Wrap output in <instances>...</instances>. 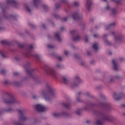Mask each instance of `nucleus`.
<instances>
[{
  "mask_svg": "<svg viewBox=\"0 0 125 125\" xmlns=\"http://www.w3.org/2000/svg\"><path fill=\"white\" fill-rule=\"evenodd\" d=\"M50 89H51V91L50 92H46V91H43L41 94L42 95L44 98V100L46 101H50V99L52 98V97L54 95V92H53V90H52V89L49 87Z\"/></svg>",
  "mask_w": 125,
  "mask_h": 125,
  "instance_id": "nucleus-1",
  "label": "nucleus"
},
{
  "mask_svg": "<svg viewBox=\"0 0 125 125\" xmlns=\"http://www.w3.org/2000/svg\"><path fill=\"white\" fill-rule=\"evenodd\" d=\"M36 110L39 112H44L47 110V108L43 104H38L36 105Z\"/></svg>",
  "mask_w": 125,
  "mask_h": 125,
  "instance_id": "nucleus-2",
  "label": "nucleus"
},
{
  "mask_svg": "<svg viewBox=\"0 0 125 125\" xmlns=\"http://www.w3.org/2000/svg\"><path fill=\"white\" fill-rule=\"evenodd\" d=\"M75 82L71 83V87H76V86H77L78 84H79V83H80V81H81V79L79 76H76L75 77Z\"/></svg>",
  "mask_w": 125,
  "mask_h": 125,
  "instance_id": "nucleus-3",
  "label": "nucleus"
},
{
  "mask_svg": "<svg viewBox=\"0 0 125 125\" xmlns=\"http://www.w3.org/2000/svg\"><path fill=\"white\" fill-rule=\"evenodd\" d=\"M47 73L48 75H51V76H53V77L56 76V72L53 68H48L47 70Z\"/></svg>",
  "mask_w": 125,
  "mask_h": 125,
  "instance_id": "nucleus-4",
  "label": "nucleus"
},
{
  "mask_svg": "<svg viewBox=\"0 0 125 125\" xmlns=\"http://www.w3.org/2000/svg\"><path fill=\"white\" fill-rule=\"evenodd\" d=\"M90 6H91V1H90V0H86L85 7L88 9H89L90 8Z\"/></svg>",
  "mask_w": 125,
  "mask_h": 125,
  "instance_id": "nucleus-5",
  "label": "nucleus"
},
{
  "mask_svg": "<svg viewBox=\"0 0 125 125\" xmlns=\"http://www.w3.org/2000/svg\"><path fill=\"white\" fill-rule=\"evenodd\" d=\"M55 38L57 39V40L59 42H60L61 41V38H60V35H59V33H56L55 34Z\"/></svg>",
  "mask_w": 125,
  "mask_h": 125,
  "instance_id": "nucleus-6",
  "label": "nucleus"
},
{
  "mask_svg": "<svg viewBox=\"0 0 125 125\" xmlns=\"http://www.w3.org/2000/svg\"><path fill=\"white\" fill-rule=\"evenodd\" d=\"M114 65V70H118V66L117 65V61L114 60L112 61Z\"/></svg>",
  "mask_w": 125,
  "mask_h": 125,
  "instance_id": "nucleus-7",
  "label": "nucleus"
},
{
  "mask_svg": "<svg viewBox=\"0 0 125 125\" xmlns=\"http://www.w3.org/2000/svg\"><path fill=\"white\" fill-rule=\"evenodd\" d=\"M94 50H97L98 49V43H94L92 46Z\"/></svg>",
  "mask_w": 125,
  "mask_h": 125,
  "instance_id": "nucleus-8",
  "label": "nucleus"
},
{
  "mask_svg": "<svg viewBox=\"0 0 125 125\" xmlns=\"http://www.w3.org/2000/svg\"><path fill=\"white\" fill-rule=\"evenodd\" d=\"M96 125H103V121H102L100 119H98L96 121Z\"/></svg>",
  "mask_w": 125,
  "mask_h": 125,
  "instance_id": "nucleus-9",
  "label": "nucleus"
},
{
  "mask_svg": "<svg viewBox=\"0 0 125 125\" xmlns=\"http://www.w3.org/2000/svg\"><path fill=\"white\" fill-rule=\"evenodd\" d=\"M11 96V99H12V101H4V102H5V103H13L14 102V98H13V96Z\"/></svg>",
  "mask_w": 125,
  "mask_h": 125,
  "instance_id": "nucleus-10",
  "label": "nucleus"
},
{
  "mask_svg": "<svg viewBox=\"0 0 125 125\" xmlns=\"http://www.w3.org/2000/svg\"><path fill=\"white\" fill-rule=\"evenodd\" d=\"M103 120L105 121H110V117L107 116H105L104 117Z\"/></svg>",
  "mask_w": 125,
  "mask_h": 125,
  "instance_id": "nucleus-11",
  "label": "nucleus"
},
{
  "mask_svg": "<svg viewBox=\"0 0 125 125\" xmlns=\"http://www.w3.org/2000/svg\"><path fill=\"white\" fill-rule=\"evenodd\" d=\"M8 3H11L12 4H16V2L14 0L8 1Z\"/></svg>",
  "mask_w": 125,
  "mask_h": 125,
  "instance_id": "nucleus-12",
  "label": "nucleus"
},
{
  "mask_svg": "<svg viewBox=\"0 0 125 125\" xmlns=\"http://www.w3.org/2000/svg\"><path fill=\"white\" fill-rule=\"evenodd\" d=\"M25 9L28 12H31V9H30V7H29V6H25Z\"/></svg>",
  "mask_w": 125,
  "mask_h": 125,
  "instance_id": "nucleus-13",
  "label": "nucleus"
},
{
  "mask_svg": "<svg viewBox=\"0 0 125 125\" xmlns=\"http://www.w3.org/2000/svg\"><path fill=\"white\" fill-rule=\"evenodd\" d=\"M72 17L73 19L75 20L78 18V14H74L73 15Z\"/></svg>",
  "mask_w": 125,
  "mask_h": 125,
  "instance_id": "nucleus-14",
  "label": "nucleus"
},
{
  "mask_svg": "<svg viewBox=\"0 0 125 125\" xmlns=\"http://www.w3.org/2000/svg\"><path fill=\"white\" fill-rule=\"evenodd\" d=\"M80 40V36H77L76 38H75L73 39V41H74V42H76V41H78Z\"/></svg>",
  "mask_w": 125,
  "mask_h": 125,
  "instance_id": "nucleus-15",
  "label": "nucleus"
},
{
  "mask_svg": "<svg viewBox=\"0 0 125 125\" xmlns=\"http://www.w3.org/2000/svg\"><path fill=\"white\" fill-rule=\"evenodd\" d=\"M34 3H35V4H36V3H38L40 1V0H34Z\"/></svg>",
  "mask_w": 125,
  "mask_h": 125,
  "instance_id": "nucleus-16",
  "label": "nucleus"
},
{
  "mask_svg": "<svg viewBox=\"0 0 125 125\" xmlns=\"http://www.w3.org/2000/svg\"><path fill=\"white\" fill-rule=\"evenodd\" d=\"M79 4H80V3H79V2H74V5H75V6H78V5H79Z\"/></svg>",
  "mask_w": 125,
  "mask_h": 125,
  "instance_id": "nucleus-17",
  "label": "nucleus"
},
{
  "mask_svg": "<svg viewBox=\"0 0 125 125\" xmlns=\"http://www.w3.org/2000/svg\"><path fill=\"white\" fill-rule=\"evenodd\" d=\"M62 80L64 83H66V82H67V78H66L65 77H63Z\"/></svg>",
  "mask_w": 125,
  "mask_h": 125,
  "instance_id": "nucleus-18",
  "label": "nucleus"
},
{
  "mask_svg": "<svg viewBox=\"0 0 125 125\" xmlns=\"http://www.w3.org/2000/svg\"><path fill=\"white\" fill-rule=\"evenodd\" d=\"M64 54H65V55H68V54H69V52H68V51L65 50L64 51Z\"/></svg>",
  "mask_w": 125,
  "mask_h": 125,
  "instance_id": "nucleus-19",
  "label": "nucleus"
},
{
  "mask_svg": "<svg viewBox=\"0 0 125 125\" xmlns=\"http://www.w3.org/2000/svg\"><path fill=\"white\" fill-rule=\"evenodd\" d=\"M21 121H24V120H26V118L24 117H23V116H22V117H21Z\"/></svg>",
  "mask_w": 125,
  "mask_h": 125,
  "instance_id": "nucleus-20",
  "label": "nucleus"
},
{
  "mask_svg": "<svg viewBox=\"0 0 125 125\" xmlns=\"http://www.w3.org/2000/svg\"><path fill=\"white\" fill-rule=\"evenodd\" d=\"M48 47H49V48H53V46H52V45H48Z\"/></svg>",
  "mask_w": 125,
  "mask_h": 125,
  "instance_id": "nucleus-21",
  "label": "nucleus"
},
{
  "mask_svg": "<svg viewBox=\"0 0 125 125\" xmlns=\"http://www.w3.org/2000/svg\"><path fill=\"white\" fill-rule=\"evenodd\" d=\"M110 9V7L109 6H107L105 8V10H109Z\"/></svg>",
  "mask_w": 125,
  "mask_h": 125,
  "instance_id": "nucleus-22",
  "label": "nucleus"
},
{
  "mask_svg": "<svg viewBox=\"0 0 125 125\" xmlns=\"http://www.w3.org/2000/svg\"><path fill=\"white\" fill-rule=\"evenodd\" d=\"M115 22L112 23L110 24V27H111V26H115Z\"/></svg>",
  "mask_w": 125,
  "mask_h": 125,
  "instance_id": "nucleus-23",
  "label": "nucleus"
},
{
  "mask_svg": "<svg viewBox=\"0 0 125 125\" xmlns=\"http://www.w3.org/2000/svg\"><path fill=\"white\" fill-rule=\"evenodd\" d=\"M75 30H72V31H71V32H70V33H71V34H74V33H75Z\"/></svg>",
  "mask_w": 125,
  "mask_h": 125,
  "instance_id": "nucleus-24",
  "label": "nucleus"
},
{
  "mask_svg": "<svg viewBox=\"0 0 125 125\" xmlns=\"http://www.w3.org/2000/svg\"><path fill=\"white\" fill-rule=\"evenodd\" d=\"M94 38H97V37H98V35L95 34V35H94Z\"/></svg>",
  "mask_w": 125,
  "mask_h": 125,
  "instance_id": "nucleus-25",
  "label": "nucleus"
},
{
  "mask_svg": "<svg viewBox=\"0 0 125 125\" xmlns=\"http://www.w3.org/2000/svg\"><path fill=\"white\" fill-rule=\"evenodd\" d=\"M54 116H55V117H57V116H58V114H57L56 113H54Z\"/></svg>",
  "mask_w": 125,
  "mask_h": 125,
  "instance_id": "nucleus-26",
  "label": "nucleus"
},
{
  "mask_svg": "<svg viewBox=\"0 0 125 125\" xmlns=\"http://www.w3.org/2000/svg\"><path fill=\"white\" fill-rule=\"evenodd\" d=\"M29 48L30 49H32V48H33V45H30V47H29Z\"/></svg>",
  "mask_w": 125,
  "mask_h": 125,
  "instance_id": "nucleus-27",
  "label": "nucleus"
},
{
  "mask_svg": "<svg viewBox=\"0 0 125 125\" xmlns=\"http://www.w3.org/2000/svg\"><path fill=\"white\" fill-rule=\"evenodd\" d=\"M76 114H77L78 115H80V112L78 111H76Z\"/></svg>",
  "mask_w": 125,
  "mask_h": 125,
  "instance_id": "nucleus-28",
  "label": "nucleus"
},
{
  "mask_svg": "<svg viewBox=\"0 0 125 125\" xmlns=\"http://www.w3.org/2000/svg\"><path fill=\"white\" fill-rule=\"evenodd\" d=\"M59 59L60 60H62V58H61V57H59Z\"/></svg>",
  "mask_w": 125,
  "mask_h": 125,
  "instance_id": "nucleus-29",
  "label": "nucleus"
},
{
  "mask_svg": "<svg viewBox=\"0 0 125 125\" xmlns=\"http://www.w3.org/2000/svg\"><path fill=\"white\" fill-rule=\"evenodd\" d=\"M67 18H65L63 20H64V21H67Z\"/></svg>",
  "mask_w": 125,
  "mask_h": 125,
  "instance_id": "nucleus-30",
  "label": "nucleus"
},
{
  "mask_svg": "<svg viewBox=\"0 0 125 125\" xmlns=\"http://www.w3.org/2000/svg\"><path fill=\"white\" fill-rule=\"evenodd\" d=\"M115 40H120V38H117V37L115 38Z\"/></svg>",
  "mask_w": 125,
  "mask_h": 125,
  "instance_id": "nucleus-31",
  "label": "nucleus"
},
{
  "mask_svg": "<svg viewBox=\"0 0 125 125\" xmlns=\"http://www.w3.org/2000/svg\"><path fill=\"white\" fill-rule=\"evenodd\" d=\"M116 96H117V94H115V95H114V98H116Z\"/></svg>",
  "mask_w": 125,
  "mask_h": 125,
  "instance_id": "nucleus-32",
  "label": "nucleus"
},
{
  "mask_svg": "<svg viewBox=\"0 0 125 125\" xmlns=\"http://www.w3.org/2000/svg\"><path fill=\"white\" fill-rule=\"evenodd\" d=\"M110 82H113V80H112V79H110Z\"/></svg>",
  "mask_w": 125,
  "mask_h": 125,
  "instance_id": "nucleus-33",
  "label": "nucleus"
},
{
  "mask_svg": "<svg viewBox=\"0 0 125 125\" xmlns=\"http://www.w3.org/2000/svg\"><path fill=\"white\" fill-rule=\"evenodd\" d=\"M116 2H117V3H119V1H116Z\"/></svg>",
  "mask_w": 125,
  "mask_h": 125,
  "instance_id": "nucleus-34",
  "label": "nucleus"
},
{
  "mask_svg": "<svg viewBox=\"0 0 125 125\" xmlns=\"http://www.w3.org/2000/svg\"><path fill=\"white\" fill-rule=\"evenodd\" d=\"M2 56H3V57H5L4 55H2Z\"/></svg>",
  "mask_w": 125,
  "mask_h": 125,
  "instance_id": "nucleus-35",
  "label": "nucleus"
},
{
  "mask_svg": "<svg viewBox=\"0 0 125 125\" xmlns=\"http://www.w3.org/2000/svg\"><path fill=\"white\" fill-rule=\"evenodd\" d=\"M42 27H44V25L43 24V25H42Z\"/></svg>",
  "mask_w": 125,
  "mask_h": 125,
  "instance_id": "nucleus-36",
  "label": "nucleus"
},
{
  "mask_svg": "<svg viewBox=\"0 0 125 125\" xmlns=\"http://www.w3.org/2000/svg\"><path fill=\"white\" fill-rule=\"evenodd\" d=\"M113 13H115V12H114V11H113Z\"/></svg>",
  "mask_w": 125,
  "mask_h": 125,
  "instance_id": "nucleus-37",
  "label": "nucleus"
},
{
  "mask_svg": "<svg viewBox=\"0 0 125 125\" xmlns=\"http://www.w3.org/2000/svg\"><path fill=\"white\" fill-rule=\"evenodd\" d=\"M20 113H21V110H20Z\"/></svg>",
  "mask_w": 125,
  "mask_h": 125,
  "instance_id": "nucleus-38",
  "label": "nucleus"
},
{
  "mask_svg": "<svg viewBox=\"0 0 125 125\" xmlns=\"http://www.w3.org/2000/svg\"><path fill=\"white\" fill-rule=\"evenodd\" d=\"M113 1H114L115 0H112Z\"/></svg>",
  "mask_w": 125,
  "mask_h": 125,
  "instance_id": "nucleus-39",
  "label": "nucleus"
},
{
  "mask_svg": "<svg viewBox=\"0 0 125 125\" xmlns=\"http://www.w3.org/2000/svg\"><path fill=\"white\" fill-rule=\"evenodd\" d=\"M116 100H118V99H116Z\"/></svg>",
  "mask_w": 125,
  "mask_h": 125,
  "instance_id": "nucleus-40",
  "label": "nucleus"
},
{
  "mask_svg": "<svg viewBox=\"0 0 125 125\" xmlns=\"http://www.w3.org/2000/svg\"><path fill=\"white\" fill-rule=\"evenodd\" d=\"M33 98H35V97H33Z\"/></svg>",
  "mask_w": 125,
  "mask_h": 125,
  "instance_id": "nucleus-41",
  "label": "nucleus"
},
{
  "mask_svg": "<svg viewBox=\"0 0 125 125\" xmlns=\"http://www.w3.org/2000/svg\"><path fill=\"white\" fill-rule=\"evenodd\" d=\"M8 111H10V110H8Z\"/></svg>",
  "mask_w": 125,
  "mask_h": 125,
  "instance_id": "nucleus-42",
  "label": "nucleus"
},
{
  "mask_svg": "<svg viewBox=\"0 0 125 125\" xmlns=\"http://www.w3.org/2000/svg\"><path fill=\"white\" fill-rule=\"evenodd\" d=\"M79 94H80V93H79Z\"/></svg>",
  "mask_w": 125,
  "mask_h": 125,
  "instance_id": "nucleus-43",
  "label": "nucleus"
}]
</instances>
